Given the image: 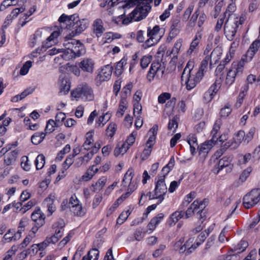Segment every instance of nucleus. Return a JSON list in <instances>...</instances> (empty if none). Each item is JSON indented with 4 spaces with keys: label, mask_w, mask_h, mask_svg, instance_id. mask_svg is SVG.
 I'll return each instance as SVG.
<instances>
[{
    "label": "nucleus",
    "mask_w": 260,
    "mask_h": 260,
    "mask_svg": "<svg viewBox=\"0 0 260 260\" xmlns=\"http://www.w3.org/2000/svg\"><path fill=\"white\" fill-rule=\"evenodd\" d=\"M60 92L64 94L68 93L70 89V83L64 76H60L58 81Z\"/></svg>",
    "instance_id": "obj_23"
},
{
    "label": "nucleus",
    "mask_w": 260,
    "mask_h": 260,
    "mask_svg": "<svg viewBox=\"0 0 260 260\" xmlns=\"http://www.w3.org/2000/svg\"><path fill=\"white\" fill-rule=\"evenodd\" d=\"M112 70V67L107 64L98 70V74L95 78L96 85L99 86L102 82L109 80L111 78Z\"/></svg>",
    "instance_id": "obj_11"
},
{
    "label": "nucleus",
    "mask_w": 260,
    "mask_h": 260,
    "mask_svg": "<svg viewBox=\"0 0 260 260\" xmlns=\"http://www.w3.org/2000/svg\"><path fill=\"white\" fill-rule=\"evenodd\" d=\"M256 52L252 50L251 48H248L245 54L243 55L240 60L239 61L241 64H243V66L245 67V65L246 63L251 61L255 54H256Z\"/></svg>",
    "instance_id": "obj_27"
},
{
    "label": "nucleus",
    "mask_w": 260,
    "mask_h": 260,
    "mask_svg": "<svg viewBox=\"0 0 260 260\" xmlns=\"http://www.w3.org/2000/svg\"><path fill=\"white\" fill-rule=\"evenodd\" d=\"M31 66L32 62L31 61L29 60L25 62L20 70V74L23 76L26 75Z\"/></svg>",
    "instance_id": "obj_59"
},
{
    "label": "nucleus",
    "mask_w": 260,
    "mask_h": 260,
    "mask_svg": "<svg viewBox=\"0 0 260 260\" xmlns=\"http://www.w3.org/2000/svg\"><path fill=\"white\" fill-rule=\"evenodd\" d=\"M127 108V102L125 99H122L119 103L118 111L116 113L117 117H122Z\"/></svg>",
    "instance_id": "obj_46"
},
{
    "label": "nucleus",
    "mask_w": 260,
    "mask_h": 260,
    "mask_svg": "<svg viewBox=\"0 0 260 260\" xmlns=\"http://www.w3.org/2000/svg\"><path fill=\"white\" fill-rule=\"evenodd\" d=\"M152 60V56L150 55H145L141 59V67L143 69L146 68Z\"/></svg>",
    "instance_id": "obj_58"
},
{
    "label": "nucleus",
    "mask_w": 260,
    "mask_h": 260,
    "mask_svg": "<svg viewBox=\"0 0 260 260\" xmlns=\"http://www.w3.org/2000/svg\"><path fill=\"white\" fill-rule=\"evenodd\" d=\"M126 64V59L124 58H122L116 64L115 68V73L120 75L122 74L123 70V67Z\"/></svg>",
    "instance_id": "obj_53"
},
{
    "label": "nucleus",
    "mask_w": 260,
    "mask_h": 260,
    "mask_svg": "<svg viewBox=\"0 0 260 260\" xmlns=\"http://www.w3.org/2000/svg\"><path fill=\"white\" fill-rule=\"evenodd\" d=\"M200 39V37L196 36L195 38L191 43L190 47L187 51V54L188 55H190L192 53H196L197 52Z\"/></svg>",
    "instance_id": "obj_39"
},
{
    "label": "nucleus",
    "mask_w": 260,
    "mask_h": 260,
    "mask_svg": "<svg viewBox=\"0 0 260 260\" xmlns=\"http://www.w3.org/2000/svg\"><path fill=\"white\" fill-rule=\"evenodd\" d=\"M204 207L203 201L196 200L184 212L185 218H188L191 217L195 212H197L198 215L199 216L198 218L202 219L203 218L202 213Z\"/></svg>",
    "instance_id": "obj_10"
},
{
    "label": "nucleus",
    "mask_w": 260,
    "mask_h": 260,
    "mask_svg": "<svg viewBox=\"0 0 260 260\" xmlns=\"http://www.w3.org/2000/svg\"><path fill=\"white\" fill-rule=\"evenodd\" d=\"M36 169L40 170L43 168L45 163V157L43 154H39L36 158L35 161Z\"/></svg>",
    "instance_id": "obj_48"
},
{
    "label": "nucleus",
    "mask_w": 260,
    "mask_h": 260,
    "mask_svg": "<svg viewBox=\"0 0 260 260\" xmlns=\"http://www.w3.org/2000/svg\"><path fill=\"white\" fill-rule=\"evenodd\" d=\"M55 199V194L51 193L45 199L43 202L44 205L47 208L50 215H51L56 210V207L54 204Z\"/></svg>",
    "instance_id": "obj_20"
},
{
    "label": "nucleus",
    "mask_w": 260,
    "mask_h": 260,
    "mask_svg": "<svg viewBox=\"0 0 260 260\" xmlns=\"http://www.w3.org/2000/svg\"><path fill=\"white\" fill-rule=\"evenodd\" d=\"M117 130V125L114 123H111L106 130L107 136L112 138L115 135Z\"/></svg>",
    "instance_id": "obj_51"
},
{
    "label": "nucleus",
    "mask_w": 260,
    "mask_h": 260,
    "mask_svg": "<svg viewBox=\"0 0 260 260\" xmlns=\"http://www.w3.org/2000/svg\"><path fill=\"white\" fill-rule=\"evenodd\" d=\"M155 188L153 192H149L147 196L150 200L157 199V204H160L164 200L167 192V187L165 181V176L157 177L155 179Z\"/></svg>",
    "instance_id": "obj_3"
},
{
    "label": "nucleus",
    "mask_w": 260,
    "mask_h": 260,
    "mask_svg": "<svg viewBox=\"0 0 260 260\" xmlns=\"http://www.w3.org/2000/svg\"><path fill=\"white\" fill-rule=\"evenodd\" d=\"M129 149V146L126 145V143L123 142H119L114 151V154L115 156H118L120 154H124Z\"/></svg>",
    "instance_id": "obj_33"
},
{
    "label": "nucleus",
    "mask_w": 260,
    "mask_h": 260,
    "mask_svg": "<svg viewBox=\"0 0 260 260\" xmlns=\"http://www.w3.org/2000/svg\"><path fill=\"white\" fill-rule=\"evenodd\" d=\"M98 171V168L95 165L90 167L86 172L82 176V180L84 181H87L90 180Z\"/></svg>",
    "instance_id": "obj_35"
},
{
    "label": "nucleus",
    "mask_w": 260,
    "mask_h": 260,
    "mask_svg": "<svg viewBox=\"0 0 260 260\" xmlns=\"http://www.w3.org/2000/svg\"><path fill=\"white\" fill-rule=\"evenodd\" d=\"M236 9V1H231L230 4L228 5L224 13V17L230 18L233 17V18H239L234 13Z\"/></svg>",
    "instance_id": "obj_29"
},
{
    "label": "nucleus",
    "mask_w": 260,
    "mask_h": 260,
    "mask_svg": "<svg viewBox=\"0 0 260 260\" xmlns=\"http://www.w3.org/2000/svg\"><path fill=\"white\" fill-rule=\"evenodd\" d=\"M187 142L190 146V150L191 154L193 155L196 153V149L198 147L197 138L194 135H189L187 138Z\"/></svg>",
    "instance_id": "obj_37"
},
{
    "label": "nucleus",
    "mask_w": 260,
    "mask_h": 260,
    "mask_svg": "<svg viewBox=\"0 0 260 260\" xmlns=\"http://www.w3.org/2000/svg\"><path fill=\"white\" fill-rule=\"evenodd\" d=\"M17 155L18 152L15 150L8 153L5 157V164L7 166L13 165L17 159Z\"/></svg>",
    "instance_id": "obj_34"
},
{
    "label": "nucleus",
    "mask_w": 260,
    "mask_h": 260,
    "mask_svg": "<svg viewBox=\"0 0 260 260\" xmlns=\"http://www.w3.org/2000/svg\"><path fill=\"white\" fill-rule=\"evenodd\" d=\"M244 21L245 18L243 16L239 18H227L224 24V32L229 40H233L239 26L242 25Z\"/></svg>",
    "instance_id": "obj_4"
},
{
    "label": "nucleus",
    "mask_w": 260,
    "mask_h": 260,
    "mask_svg": "<svg viewBox=\"0 0 260 260\" xmlns=\"http://www.w3.org/2000/svg\"><path fill=\"white\" fill-rule=\"evenodd\" d=\"M147 35L148 37L157 38L159 41L162 37V35L160 33L159 26L157 25H155L152 29H151L150 27H148Z\"/></svg>",
    "instance_id": "obj_28"
},
{
    "label": "nucleus",
    "mask_w": 260,
    "mask_h": 260,
    "mask_svg": "<svg viewBox=\"0 0 260 260\" xmlns=\"http://www.w3.org/2000/svg\"><path fill=\"white\" fill-rule=\"evenodd\" d=\"M25 9V8L23 6H21L20 8L14 9L11 13L7 16L5 22L8 21V23L14 18H16L19 13L23 12Z\"/></svg>",
    "instance_id": "obj_40"
},
{
    "label": "nucleus",
    "mask_w": 260,
    "mask_h": 260,
    "mask_svg": "<svg viewBox=\"0 0 260 260\" xmlns=\"http://www.w3.org/2000/svg\"><path fill=\"white\" fill-rule=\"evenodd\" d=\"M221 123L222 121L220 119H218L215 121L211 132L212 139L210 140L205 142L200 146L199 148V155L200 157L202 158L203 159L206 157L209 151L213 145H215L216 142H217L218 139L217 138L216 134H218L220 128Z\"/></svg>",
    "instance_id": "obj_2"
},
{
    "label": "nucleus",
    "mask_w": 260,
    "mask_h": 260,
    "mask_svg": "<svg viewBox=\"0 0 260 260\" xmlns=\"http://www.w3.org/2000/svg\"><path fill=\"white\" fill-rule=\"evenodd\" d=\"M184 216L183 207L180 206L178 210L170 215L168 221L169 224L170 225H174Z\"/></svg>",
    "instance_id": "obj_19"
},
{
    "label": "nucleus",
    "mask_w": 260,
    "mask_h": 260,
    "mask_svg": "<svg viewBox=\"0 0 260 260\" xmlns=\"http://www.w3.org/2000/svg\"><path fill=\"white\" fill-rule=\"evenodd\" d=\"M71 94L77 100L80 99L84 101H91L94 99L93 90L86 84L78 86L72 92Z\"/></svg>",
    "instance_id": "obj_6"
},
{
    "label": "nucleus",
    "mask_w": 260,
    "mask_h": 260,
    "mask_svg": "<svg viewBox=\"0 0 260 260\" xmlns=\"http://www.w3.org/2000/svg\"><path fill=\"white\" fill-rule=\"evenodd\" d=\"M151 9V6L137 5L136 8L122 20V23L127 25L132 21H139L145 18Z\"/></svg>",
    "instance_id": "obj_5"
},
{
    "label": "nucleus",
    "mask_w": 260,
    "mask_h": 260,
    "mask_svg": "<svg viewBox=\"0 0 260 260\" xmlns=\"http://www.w3.org/2000/svg\"><path fill=\"white\" fill-rule=\"evenodd\" d=\"M196 194L195 191H191L187 194L180 206L184 208V207L187 206L196 198Z\"/></svg>",
    "instance_id": "obj_47"
},
{
    "label": "nucleus",
    "mask_w": 260,
    "mask_h": 260,
    "mask_svg": "<svg viewBox=\"0 0 260 260\" xmlns=\"http://www.w3.org/2000/svg\"><path fill=\"white\" fill-rule=\"evenodd\" d=\"M134 175V171L133 168H129L125 174L122 184L124 187L127 186L128 184L133 181V178Z\"/></svg>",
    "instance_id": "obj_42"
},
{
    "label": "nucleus",
    "mask_w": 260,
    "mask_h": 260,
    "mask_svg": "<svg viewBox=\"0 0 260 260\" xmlns=\"http://www.w3.org/2000/svg\"><path fill=\"white\" fill-rule=\"evenodd\" d=\"M60 238L54 234L50 237H47L46 240L42 243L39 244L40 249H44L50 244H55L59 240Z\"/></svg>",
    "instance_id": "obj_38"
},
{
    "label": "nucleus",
    "mask_w": 260,
    "mask_h": 260,
    "mask_svg": "<svg viewBox=\"0 0 260 260\" xmlns=\"http://www.w3.org/2000/svg\"><path fill=\"white\" fill-rule=\"evenodd\" d=\"M159 41L157 38L149 37V38L143 44V47L144 49H147L156 44Z\"/></svg>",
    "instance_id": "obj_56"
},
{
    "label": "nucleus",
    "mask_w": 260,
    "mask_h": 260,
    "mask_svg": "<svg viewBox=\"0 0 260 260\" xmlns=\"http://www.w3.org/2000/svg\"><path fill=\"white\" fill-rule=\"evenodd\" d=\"M178 127L177 118L174 117L172 119H170L168 123V129L173 132L176 131Z\"/></svg>",
    "instance_id": "obj_63"
},
{
    "label": "nucleus",
    "mask_w": 260,
    "mask_h": 260,
    "mask_svg": "<svg viewBox=\"0 0 260 260\" xmlns=\"http://www.w3.org/2000/svg\"><path fill=\"white\" fill-rule=\"evenodd\" d=\"M75 36V34L74 32H71L64 37L63 43V46L64 47V49H63V54L69 55V52L73 50V47L78 42L79 40L73 39Z\"/></svg>",
    "instance_id": "obj_13"
},
{
    "label": "nucleus",
    "mask_w": 260,
    "mask_h": 260,
    "mask_svg": "<svg viewBox=\"0 0 260 260\" xmlns=\"http://www.w3.org/2000/svg\"><path fill=\"white\" fill-rule=\"evenodd\" d=\"M194 64V59H189L182 74L181 81L186 84L187 90L193 89L203 79L197 73L193 74V69Z\"/></svg>",
    "instance_id": "obj_1"
},
{
    "label": "nucleus",
    "mask_w": 260,
    "mask_h": 260,
    "mask_svg": "<svg viewBox=\"0 0 260 260\" xmlns=\"http://www.w3.org/2000/svg\"><path fill=\"white\" fill-rule=\"evenodd\" d=\"M95 63L93 59L89 58H84L78 63V67L82 71L91 74L94 70Z\"/></svg>",
    "instance_id": "obj_14"
},
{
    "label": "nucleus",
    "mask_w": 260,
    "mask_h": 260,
    "mask_svg": "<svg viewBox=\"0 0 260 260\" xmlns=\"http://www.w3.org/2000/svg\"><path fill=\"white\" fill-rule=\"evenodd\" d=\"M86 256L89 260H98L99 256V251L96 248L92 249L88 252Z\"/></svg>",
    "instance_id": "obj_61"
},
{
    "label": "nucleus",
    "mask_w": 260,
    "mask_h": 260,
    "mask_svg": "<svg viewBox=\"0 0 260 260\" xmlns=\"http://www.w3.org/2000/svg\"><path fill=\"white\" fill-rule=\"evenodd\" d=\"M157 125H153V127L149 130L148 132L149 137L146 143L147 146L153 147L155 142L156 135H157Z\"/></svg>",
    "instance_id": "obj_26"
},
{
    "label": "nucleus",
    "mask_w": 260,
    "mask_h": 260,
    "mask_svg": "<svg viewBox=\"0 0 260 260\" xmlns=\"http://www.w3.org/2000/svg\"><path fill=\"white\" fill-rule=\"evenodd\" d=\"M222 54V49L219 47H216L210 53L209 56L210 65L215 64L218 62Z\"/></svg>",
    "instance_id": "obj_24"
},
{
    "label": "nucleus",
    "mask_w": 260,
    "mask_h": 260,
    "mask_svg": "<svg viewBox=\"0 0 260 260\" xmlns=\"http://www.w3.org/2000/svg\"><path fill=\"white\" fill-rule=\"evenodd\" d=\"M199 15V10L198 9L196 11V12L192 14L191 17L190 19L189 20L187 26L189 27H193L195 26L197 19L198 18Z\"/></svg>",
    "instance_id": "obj_60"
},
{
    "label": "nucleus",
    "mask_w": 260,
    "mask_h": 260,
    "mask_svg": "<svg viewBox=\"0 0 260 260\" xmlns=\"http://www.w3.org/2000/svg\"><path fill=\"white\" fill-rule=\"evenodd\" d=\"M85 53L84 46L79 40L76 45L73 47V50L69 52V55L63 54L60 56L65 60L75 58L83 55Z\"/></svg>",
    "instance_id": "obj_12"
},
{
    "label": "nucleus",
    "mask_w": 260,
    "mask_h": 260,
    "mask_svg": "<svg viewBox=\"0 0 260 260\" xmlns=\"http://www.w3.org/2000/svg\"><path fill=\"white\" fill-rule=\"evenodd\" d=\"M165 67L158 61H153L147 75V79L149 82L153 81L155 77L160 78L163 76Z\"/></svg>",
    "instance_id": "obj_9"
},
{
    "label": "nucleus",
    "mask_w": 260,
    "mask_h": 260,
    "mask_svg": "<svg viewBox=\"0 0 260 260\" xmlns=\"http://www.w3.org/2000/svg\"><path fill=\"white\" fill-rule=\"evenodd\" d=\"M221 86V82L220 80H216L215 82L210 87L208 90L211 93L215 95L217 91L219 90Z\"/></svg>",
    "instance_id": "obj_62"
},
{
    "label": "nucleus",
    "mask_w": 260,
    "mask_h": 260,
    "mask_svg": "<svg viewBox=\"0 0 260 260\" xmlns=\"http://www.w3.org/2000/svg\"><path fill=\"white\" fill-rule=\"evenodd\" d=\"M72 212L76 216L82 217L84 216L86 213V210L83 209L82 204H80L76 206H71Z\"/></svg>",
    "instance_id": "obj_44"
},
{
    "label": "nucleus",
    "mask_w": 260,
    "mask_h": 260,
    "mask_svg": "<svg viewBox=\"0 0 260 260\" xmlns=\"http://www.w3.org/2000/svg\"><path fill=\"white\" fill-rule=\"evenodd\" d=\"M234 141L233 140H231L225 143L224 145H223L221 147V149L219 151H217L216 154L217 156H220L223 152V151L226 150V149L230 148L231 149H236L237 148H234Z\"/></svg>",
    "instance_id": "obj_49"
},
{
    "label": "nucleus",
    "mask_w": 260,
    "mask_h": 260,
    "mask_svg": "<svg viewBox=\"0 0 260 260\" xmlns=\"http://www.w3.org/2000/svg\"><path fill=\"white\" fill-rule=\"evenodd\" d=\"M93 135L94 132L90 131L86 133L85 136V141L83 144V147L85 150H89L90 148H92L93 146Z\"/></svg>",
    "instance_id": "obj_30"
},
{
    "label": "nucleus",
    "mask_w": 260,
    "mask_h": 260,
    "mask_svg": "<svg viewBox=\"0 0 260 260\" xmlns=\"http://www.w3.org/2000/svg\"><path fill=\"white\" fill-rule=\"evenodd\" d=\"M48 29H39L33 35V38L30 42V46L34 47L37 43L42 42L43 39L46 38L48 35Z\"/></svg>",
    "instance_id": "obj_17"
},
{
    "label": "nucleus",
    "mask_w": 260,
    "mask_h": 260,
    "mask_svg": "<svg viewBox=\"0 0 260 260\" xmlns=\"http://www.w3.org/2000/svg\"><path fill=\"white\" fill-rule=\"evenodd\" d=\"M260 201V188L251 190L243 199V205L245 208L249 209L256 205Z\"/></svg>",
    "instance_id": "obj_8"
},
{
    "label": "nucleus",
    "mask_w": 260,
    "mask_h": 260,
    "mask_svg": "<svg viewBox=\"0 0 260 260\" xmlns=\"http://www.w3.org/2000/svg\"><path fill=\"white\" fill-rule=\"evenodd\" d=\"M88 22L86 19L79 20V17L75 21L73 22L71 28L74 29L72 32L75 34V36L81 34L83 31L87 27Z\"/></svg>",
    "instance_id": "obj_16"
},
{
    "label": "nucleus",
    "mask_w": 260,
    "mask_h": 260,
    "mask_svg": "<svg viewBox=\"0 0 260 260\" xmlns=\"http://www.w3.org/2000/svg\"><path fill=\"white\" fill-rule=\"evenodd\" d=\"M245 132L240 131L236 133L233 139L234 141V148H238L241 142L243 141L245 142Z\"/></svg>",
    "instance_id": "obj_41"
},
{
    "label": "nucleus",
    "mask_w": 260,
    "mask_h": 260,
    "mask_svg": "<svg viewBox=\"0 0 260 260\" xmlns=\"http://www.w3.org/2000/svg\"><path fill=\"white\" fill-rule=\"evenodd\" d=\"M93 27L94 32L97 37H99L105 31L103 23L101 19H97L93 22Z\"/></svg>",
    "instance_id": "obj_36"
},
{
    "label": "nucleus",
    "mask_w": 260,
    "mask_h": 260,
    "mask_svg": "<svg viewBox=\"0 0 260 260\" xmlns=\"http://www.w3.org/2000/svg\"><path fill=\"white\" fill-rule=\"evenodd\" d=\"M248 246V244L247 241L242 240L234 247V249H232V251L234 252L235 253L230 254L229 255L236 254L239 256L238 253H240L244 251L247 248ZM239 258L240 259V257H239Z\"/></svg>",
    "instance_id": "obj_32"
},
{
    "label": "nucleus",
    "mask_w": 260,
    "mask_h": 260,
    "mask_svg": "<svg viewBox=\"0 0 260 260\" xmlns=\"http://www.w3.org/2000/svg\"><path fill=\"white\" fill-rule=\"evenodd\" d=\"M164 214L162 213L158 214L156 216L152 218L147 225L148 231L151 233L154 231L157 225L163 220Z\"/></svg>",
    "instance_id": "obj_22"
},
{
    "label": "nucleus",
    "mask_w": 260,
    "mask_h": 260,
    "mask_svg": "<svg viewBox=\"0 0 260 260\" xmlns=\"http://www.w3.org/2000/svg\"><path fill=\"white\" fill-rule=\"evenodd\" d=\"M31 218L39 226H42L45 223V216L39 208L35 209L31 214Z\"/></svg>",
    "instance_id": "obj_18"
},
{
    "label": "nucleus",
    "mask_w": 260,
    "mask_h": 260,
    "mask_svg": "<svg viewBox=\"0 0 260 260\" xmlns=\"http://www.w3.org/2000/svg\"><path fill=\"white\" fill-rule=\"evenodd\" d=\"M46 134L44 132H37L31 138V142L34 144L38 145L44 139Z\"/></svg>",
    "instance_id": "obj_43"
},
{
    "label": "nucleus",
    "mask_w": 260,
    "mask_h": 260,
    "mask_svg": "<svg viewBox=\"0 0 260 260\" xmlns=\"http://www.w3.org/2000/svg\"><path fill=\"white\" fill-rule=\"evenodd\" d=\"M184 244L185 251H186L187 254H189L199 246L201 245V243L195 240L194 237H191L189 238Z\"/></svg>",
    "instance_id": "obj_25"
},
{
    "label": "nucleus",
    "mask_w": 260,
    "mask_h": 260,
    "mask_svg": "<svg viewBox=\"0 0 260 260\" xmlns=\"http://www.w3.org/2000/svg\"><path fill=\"white\" fill-rule=\"evenodd\" d=\"M234 141L233 140H231L225 143L224 145H223L221 147V149L219 151H217L216 154L217 156H220L223 152V151L226 150V149L230 148L231 149H236L237 148H234Z\"/></svg>",
    "instance_id": "obj_50"
},
{
    "label": "nucleus",
    "mask_w": 260,
    "mask_h": 260,
    "mask_svg": "<svg viewBox=\"0 0 260 260\" xmlns=\"http://www.w3.org/2000/svg\"><path fill=\"white\" fill-rule=\"evenodd\" d=\"M232 158L231 156H224L220 159L218 162L217 169L216 172L215 170V173L218 174L220 170H222L224 168L229 166L231 163Z\"/></svg>",
    "instance_id": "obj_31"
},
{
    "label": "nucleus",
    "mask_w": 260,
    "mask_h": 260,
    "mask_svg": "<svg viewBox=\"0 0 260 260\" xmlns=\"http://www.w3.org/2000/svg\"><path fill=\"white\" fill-rule=\"evenodd\" d=\"M182 42L183 40L182 39H179L174 44L171 52L174 56H176L179 53L182 45Z\"/></svg>",
    "instance_id": "obj_54"
},
{
    "label": "nucleus",
    "mask_w": 260,
    "mask_h": 260,
    "mask_svg": "<svg viewBox=\"0 0 260 260\" xmlns=\"http://www.w3.org/2000/svg\"><path fill=\"white\" fill-rule=\"evenodd\" d=\"M174 165L175 158L174 156H172L168 164L165 166L162 169L161 171L163 174L162 176H165V178L166 177V176L167 175L170 171L173 169Z\"/></svg>",
    "instance_id": "obj_45"
},
{
    "label": "nucleus",
    "mask_w": 260,
    "mask_h": 260,
    "mask_svg": "<svg viewBox=\"0 0 260 260\" xmlns=\"http://www.w3.org/2000/svg\"><path fill=\"white\" fill-rule=\"evenodd\" d=\"M184 239L180 238L178 241H176L174 244V249L175 250H178L180 253H183L185 251L184 244L182 245L184 242Z\"/></svg>",
    "instance_id": "obj_52"
},
{
    "label": "nucleus",
    "mask_w": 260,
    "mask_h": 260,
    "mask_svg": "<svg viewBox=\"0 0 260 260\" xmlns=\"http://www.w3.org/2000/svg\"><path fill=\"white\" fill-rule=\"evenodd\" d=\"M244 67L240 62H233L228 70L225 79V84L230 86L235 81L237 75L242 74Z\"/></svg>",
    "instance_id": "obj_7"
},
{
    "label": "nucleus",
    "mask_w": 260,
    "mask_h": 260,
    "mask_svg": "<svg viewBox=\"0 0 260 260\" xmlns=\"http://www.w3.org/2000/svg\"><path fill=\"white\" fill-rule=\"evenodd\" d=\"M78 17V15L77 14L72 15H67L65 14H62L59 18L58 21L60 23H66L67 28L71 29L73 22L75 21Z\"/></svg>",
    "instance_id": "obj_21"
},
{
    "label": "nucleus",
    "mask_w": 260,
    "mask_h": 260,
    "mask_svg": "<svg viewBox=\"0 0 260 260\" xmlns=\"http://www.w3.org/2000/svg\"><path fill=\"white\" fill-rule=\"evenodd\" d=\"M56 125L55 122L52 120L50 119L48 121L46 128L45 129V134H50L52 132H53L55 129V126Z\"/></svg>",
    "instance_id": "obj_57"
},
{
    "label": "nucleus",
    "mask_w": 260,
    "mask_h": 260,
    "mask_svg": "<svg viewBox=\"0 0 260 260\" xmlns=\"http://www.w3.org/2000/svg\"><path fill=\"white\" fill-rule=\"evenodd\" d=\"M21 166L22 168L26 171L30 169V163L29 162L28 158L26 156H23L21 158Z\"/></svg>",
    "instance_id": "obj_55"
},
{
    "label": "nucleus",
    "mask_w": 260,
    "mask_h": 260,
    "mask_svg": "<svg viewBox=\"0 0 260 260\" xmlns=\"http://www.w3.org/2000/svg\"><path fill=\"white\" fill-rule=\"evenodd\" d=\"M232 112V109L229 104H226L223 108L220 110V115L222 117H226Z\"/></svg>",
    "instance_id": "obj_64"
},
{
    "label": "nucleus",
    "mask_w": 260,
    "mask_h": 260,
    "mask_svg": "<svg viewBox=\"0 0 260 260\" xmlns=\"http://www.w3.org/2000/svg\"><path fill=\"white\" fill-rule=\"evenodd\" d=\"M61 34L60 29H57L51 32L50 36L46 38L45 41L43 42V48H48L58 42V38Z\"/></svg>",
    "instance_id": "obj_15"
}]
</instances>
